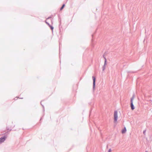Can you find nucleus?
Returning <instances> with one entry per match:
<instances>
[{
  "label": "nucleus",
  "instance_id": "2",
  "mask_svg": "<svg viewBox=\"0 0 152 152\" xmlns=\"http://www.w3.org/2000/svg\"><path fill=\"white\" fill-rule=\"evenodd\" d=\"M134 97H132V98L131 99V109L132 110H133L134 109V107L133 104V100L134 99Z\"/></svg>",
  "mask_w": 152,
  "mask_h": 152
},
{
  "label": "nucleus",
  "instance_id": "11",
  "mask_svg": "<svg viewBox=\"0 0 152 152\" xmlns=\"http://www.w3.org/2000/svg\"><path fill=\"white\" fill-rule=\"evenodd\" d=\"M143 133H145V132H143Z\"/></svg>",
  "mask_w": 152,
  "mask_h": 152
},
{
  "label": "nucleus",
  "instance_id": "12",
  "mask_svg": "<svg viewBox=\"0 0 152 152\" xmlns=\"http://www.w3.org/2000/svg\"><path fill=\"white\" fill-rule=\"evenodd\" d=\"M145 152H148L147 151H146Z\"/></svg>",
  "mask_w": 152,
  "mask_h": 152
},
{
  "label": "nucleus",
  "instance_id": "3",
  "mask_svg": "<svg viewBox=\"0 0 152 152\" xmlns=\"http://www.w3.org/2000/svg\"><path fill=\"white\" fill-rule=\"evenodd\" d=\"M6 138V137H1L0 138V142L1 143L2 142H3L5 140Z\"/></svg>",
  "mask_w": 152,
  "mask_h": 152
},
{
  "label": "nucleus",
  "instance_id": "6",
  "mask_svg": "<svg viewBox=\"0 0 152 152\" xmlns=\"http://www.w3.org/2000/svg\"><path fill=\"white\" fill-rule=\"evenodd\" d=\"M65 4H64L62 7H61V8L60 9V10H62L63 8H64V7H65Z\"/></svg>",
  "mask_w": 152,
  "mask_h": 152
},
{
  "label": "nucleus",
  "instance_id": "9",
  "mask_svg": "<svg viewBox=\"0 0 152 152\" xmlns=\"http://www.w3.org/2000/svg\"><path fill=\"white\" fill-rule=\"evenodd\" d=\"M46 22V23H47L48 25H49V24L48 23Z\"/></svg>",
  "mask_w": 152,
  "mask_h": 152
},
{
  "label": "nucleus",
  "instance_id": "5",
  "mask_svg": "<svg viewBox=\"0 0 152 152\" xmlns=\"http://www.w3.org/2000/svg\"><path fill=\"white\" fill-rule=\"evenodd\" d=\"M126 127H125L124 128V129H122V134L126 132Z\"/></svg>",
  "mask_w": 152,
  "mask_h": 152
},
{
  "label": "nucleus",
  "instance_id": "4",
  "mask_svg": "<svg viewBox=\"0 0 152 152\" xmlns=\"http://www.w3.org/2000/svg\"><path fill=\"white\" fill-rule=\"evenodd\" d=\"M92 78H93V86H94V87L95 86V81H96V78H95V77L94 76L92 77Z\"/></svg>",
  "mask_w": 152,
  "mask_h": 152
},
{
  "label": "nucleus",
  "instance_id": "10",
  "mask_svg": "<svg viewBox=\"0 0 152 152\" xmlns=\"http://www.w3.org/2000/svg\"><path fill=\"white\" fill-rule=\"evenodd\" d=\"M106 62V59H105V62Z\"/></svg>",
  "mask_w": 152,
  "mask_h": 152
},
{
  "label": "nucleus",
  "instance_id": "1",
  "mask_svg": "<svg viewBox=\"0 0 152 152\" xmlns=\"http://www.w3.org/2000/svg\"><path fill=\"white\" fill-rule=\"evenodd\" d=\"M114 121L115 122H117L118 120V112L117 111H115L114 114Z\"/></svg>",
  "mask_w": 152,
  "mask_h": 152
},
{
  "label": "nucleus",
  "instance_id": "8",
  "mask_svg": "<svg viewBox=\"0 0 152 152\" xmlns=\"http://www.w3.org/2000/svg\"><path fill=\"white\" fill-rule=\"evenodd\" d=\"M110 151H111V150H110H110H109V152H110Z\"/></svg>",
  "mask_w": 152,
  "mask_h": 152
},
{
  "label": "nucleus",
  "instance_id": "7",
  "mask_svg": "<svg viewBox=\"0 0 152 152\" xmlns=\"http://www.w3.org/2000/svg\"><path fill=\"white\" fill-rule=\"evenodd\" d=\"M51 29L53 30V28L51 26L49 25Z\"/></svg>",
  "mask_w": 152,
  "mask_h": 152
}]
</instances>
